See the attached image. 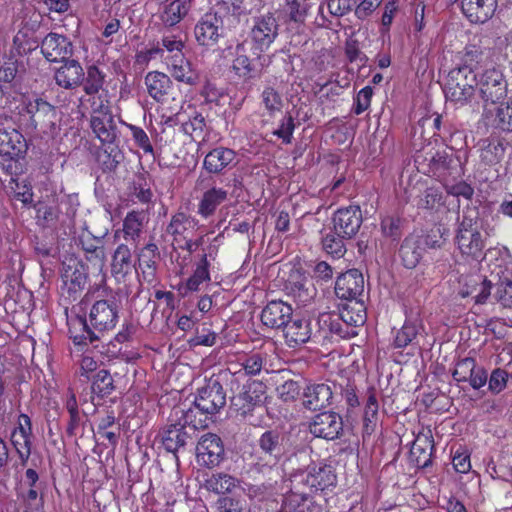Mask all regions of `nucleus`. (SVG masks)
Masks as SVG:
<instances>
[{
	"label": "nucleus",
	"mask_w": 512,
	"mask_h": 512,
	"mask_svg": "<svg viewBox=\"0 0 512 512\" xmlns=\"http://www.w3.org/2000/svg\"><path fill=\"white\" fill-rule=\"evenodd\" d=\"M483 259L490 268V277L495 285V297L504 307H512V272L508 267L509 250L504 246L490 248Z\"/></svg>",
	"instance_id": "1"
},
{
	"label": "nucleus",
	"mask_w": 512,
	"mask_h": 512,
	"mask_svg": "<svg viewBox=\"0 0 512 512\" xmlns=\"http://www.w3.org/2000/svg\"><path fill=\"white\" fill-rule=\"evenodd\" d=\"M202 425V420L194 419V410L182 406L175 407L170 415L169 423L160 433L164 448L171 453H176L184 447L189 437L186 427L197 429Z\"/></svg>",
	"instance_id": "2"
},
{
	"label": "nucleus",
	"mask_w": 512,
	"mask_h": 512,
	"mask_svg": "<svg viewBox=\"0 0 512 512\" xmlns=\"http://www.w3.org/2000/svg\"><path fill=\"white\" fill-rule=\"evenodd\" d=\"M477 75L469 66H461L449 71L444 83L446 99L457 104H465L476 92Z\"/></svg>",
	"instance_id": "3"
},
{
	"label": "nucleus",
	"mask_w": 512,
	"mask_h": 512,
	"mask_svg": "<svg viewBox=\"0 0 512 512\" xmlns=\"http://www.w3.org/2000/svg\"><path fill=\"white\" fill-rule=\"evenodd\" d=\"M454 242L465 259L478 261L482 258L486 238L472 219L463 218L459 223Z\"/></svg>",
	"instance_id": "4"
},
{
	"label": "nucleus",
	"mask_w": 512,
	"mask_h": 512,
	"mask_svg": "<svg viewBox=\"0 0 512 512\" xmlns=\"http://www.w3.org/2000/svg\"><path fill=\"white\" fill-rule=\"evenodd\" d=\"M336 477L329 466L311 464L305 470L293 473L286 482L291 483L294 489H308L309 491H323L335 485Z\"/></svg>",
	"instance_id": "5"
},
{
	"label": "nucleus",
	"mask_w": 512,
	"mask_h": 512,
	"mask_svg": "<svg viewBox=\"0 0 512 512\" xmlns=\"http://www.w3.org/2000/svg\"><path fill=\"white\" fill-rule=\"evenodd\" d=\"M476 91L486 103H496L507 94V83L501 70L491 67L477 72Z\"/></svg>",
	"instance_id": "6"
},
{
	"label": "nucleus",
	"mask_w": 512,
	"mask_h": 512,
	"mask_svg": "<svg viewBox=\"0 0 512 512\" xmlns=\"http://www.w3.org/2000/svg\"><path fill=\"white\" fill-rule=\"evenodd\" d=\"M278 35V23L272 14L257 18L250 32L254 54L260 55L269 49Z\"/></svg>",
	"instance_id": "7"
},
{
	"label": "nucleus",
	"mask_w": 512,
	"mask_h": 512,
	"mask_svg": "<svg viewBox=\"0 0 512 512\" xmlns=\"http://www.w3.org/2000/svg\"><path fill=\"white\" fill-rule=\"evenodd\" d=\"M226 403V396L223 387L218 381H212L199 389L194 400V417L196 411L203 414H215ZM192 409V407H190Z\"/></svg>",
	"instance_id": "8"
},
{
	"label": "nucleus",
	"mask_w": 512,
	"mask_h": 512,
	"mask_svg": "<svg viewBox=\"0 0 512 512\" xmlns=\"http://www.w3.org/2000/svg\"><path fill=\"white\" fill-rule=\"evenodd\" d=\"M333 231L342 238L354 237L362 224V212L359 206L350 205L339 208L333 215Z\"/></svg>",
	"instance_id": "9"
},
{
	"label": "nucleus",
	"mask_w": 512,
	"mask_h": 512,
	"mask_svg": "<svg viewBox=\"0 0 512 512\" xmlns=\"http://www.w3.org/2000/svg\"><path fill=\"white\" fill-rule=\"evenodd\" d=\"M224 458V446L220 437L207 433L200 437L196 446V460L199 465L212 468Z\"/></svg>",
	"instance_id": "10"
},
{
	"label": "nucleus",
	"mask_w": 512,
	"mask_h": 512,
	"mask_svg": "<svg viewBox=\"0 0 512 512\" xmlns=\"http://www.w3.org/2000/svg\"><path fill=\"white\" fill-rule=\"evenodd\" d=\"M223 34V20L214 12L205 13L196 23L194 35L202 46H214Z\"/></svg>",
	"instance_id": "11"
},
{
	"label": "nucleus",
	"mask_w": 512,
	"mask_h": 512,
	"mask_svg": "<svg viewBox=\"0 0 512 512\" xmlns=\"http://www.w3.org/2000/svg\"><path fill=\"white\" fill-rule=\"evenodd\" d=\"M459 295L462 298L473 297L476 304H484L491 294L493 278L487 279L481 274L461 276L459 280Z\"/></svg>",
	"instance_id": "12"
},
{
	"label": "nucleus",
	"mask_w": 512,
	"mask_h": 512,
	"mask_svg": "<svg viewBox=\"0 0 512 512\" xmlns=\"http://www.w3.org/2000/svg\"><path fill=\"white\" fill-rule=\"evenodd\" d=\"M118 306L112 300L96 301L89 312L92 328L99 332L113 329L118 321Z\"/></svg>",
	"instance_id": "13"
},
{
	"label": "nucleus",
	"mask_w": 512,
	"mask_h": 512,
	"mask_svg": "<svg viewBox=\"0 0 512 512\" xmlns=\"http://www.w3.org/2000/svg\"><path fill=\"white\" fill-rule=\"evenodd\" d=\"M343 429L342 418L335 412L319 413L309 424V430L315 437L333 440Z\"/></svg>",
	"instance_id": "14"
},
{
	"label": "nucleus",
	"mask_w": 512,
	"mask_h": 512,
	"mask_svg": "<svg viewBox=\"0 0 512 512\" xmlns=\"http://www.w3.org/2000/svg\"><path fill=\"white\" fill-rule=\"evenodd\" d=\"M429 171L443 182L450 177L460 176L461 165L458 158L446 150L437 151L429 159Z\"/></svg>",
	"instance_id": "15"
},
{
	"label": "nucleus",
	"mask_w": 512,
	"mask_h": 512,
	"mask_svg": "<svg viewBox=\"0 0 512 512\" xmlns=\"http://www.w3.org/2000/svg\"><path fill=\"white\" fill-rule=\"evenodd\" d=\"M364 278L357 269L341 274L335 283V294L338 298L352 302L362 295Z\"/></svg>",
	"instance_id": "16"
},
{
	"label": "nucleus",
	"mask_w": 512,
	"mask_h": 512,
	"mask_svg": "<svg viewBox=\"0 0 512 512\" xmlns=\"http://www.w3.org/2000/svg\"><path fill=\"white\" fill-rule=\"evenodd\" d=\"M27 150V142L14 127H0V155L10 159L22 156Z\"/></svg>",
	"instance_id": "17"
},
{
	"label": "nucleus",
	"mask_w": 512,
	"mask_h": 512,
	"mask_svg": "<svg viewBox=\"0 0 512 512\" xmlns=\"http://www.w3.org/2000/svg\"><path fill=\"white\" fill-rule=\"evenodd\" d=\"M217 250L211 246L208 251L202 255L200 260L196 262L192 275L183 284L184 294L187 292H196L200 290V287L204 283L211 281L210 276V260H214Z\"/></svg>",
	"instance_id": "18"
},
{
	"label": "nucleus",
	"mask_w": 512,
	"mask_h": 512,
	"mask_svg": "<svg viewBox=\"0 0 512 512\" xmlns=\"http://www.w3.org/2000/svg\"><path fill=\"white\" fill-rule=\"evenodd\" d=\"M79 242L85 251L86 259L91 263L94 272L101 273L106 262L102 239L100 237L93 236L89 231L85 230L79 235Z\"/></svg>",
	"instance_id": "19"
},
{
	"label": "nucleus",
	"mask_w": 512,
	"mask_h": 512,
	"mask_svg": "<svg viewBox=\"0 0 512 512\" xmlns=\"http://www.w3.org/2000/svg\"><path fill=\"white\" fill-rule=\"evenodd\" d=\"M41 51L50 62L64 60L72 54V43L64 35L49 33L42 41Z\"/></svg>",
	"instance_id": "20"
},
{
	"label": "nucleus",
	"mask_w": 512,
	"mask_h": 512,
	"mask_svg": "<svg viewBox=\"0 0 512 512\" xmlns=\"http://www.w3.org/2000/svg\"><path fill=\"white\" fill-rule=\"evenodd\" d=\"M69 333L74 343L72 354L76 355L84 346L99 339V336L88 326L82 316L68 318Z\"/></svg>",
	"instance_id": "21"
},
{
	"label": "nucleus",
	"mask_w": 512,
	"mask_h": 512,
	"mask_svg": "<svg viewBox=\"0 0 512 512\" xmlns=\"http://www.w3.org/2000/svg\"><path fill=\"white\" fill-rule=\"evenodd\" d=\"M289 489L284 495L282 510L284 512H318V507L309 498L308 492L304 489H294L291 483L286 482Z\"/></svg>",
	"instance_id": "22"
},
{
	"label": "nucleus",
	"mask_w": 512,
	"mask_h": 512,
	"mask_svg": "<svg viewBox=\"0 0 512 512\" xmlns=\"http://www.w3.org/2000/svg\"><path fill=\"white\" fill-rule=\"evenodd\" d=\"M292 307L283 301H270L261 312L263 325L270 328H283L291 319Z\"/></svg>",
	"instance_id": "23"
},
{
	"label": "nucleus",
	"mask_w": 512,
	"mask_h": 512,
	"mask_svg": "<svg viewBox=\"0 0 512 512\" xmlns=\"http://www.w3.org/2000/svg\"><path fill=\"white\" fill-rule=\"evenodd\" d=\"M461 8L471 23H485L494 15L497 0H461Z\"/></svg>",
	"instance_id": "24"
},
{
	"label": "nucleus",
	"mask_w": 512,
	"mask_h": 512,
	"mask_svg": "<svg viewBox=\"0 0 512 512\" xmlns=\"http://www.w3.org/2000/svg\"><path fill=\"white\" fill-rule=\"evenodd\" d=\"M192 0H172L161 5L158 17L166 28L179 24L190 12Z\"/></svg>",
	"instance_id": "25"
},
{
	"label": "nucleus",
	"mask_w": 512,
	"mask_h": 512,
	"mask_svg": "<svg viewBox=\"0 0 512 512\" xmlns=\"http://www.w3.org/2000/svg\"><path fill=\"white\" fill-rule=\"evenodd\" d=\"M303 396V404L307 409L320 410L331 404L333 391L329 384L315 383L306 387Z\"/></svg>",
	"instance_id": "26"
},
{
	"label": "nucleus",
	"mask_w": 512,
	"mask_h": 512,
	"mask_svg": "<svg viewBox=\"0 0 512 512\" xmlns=\"http://www.w3.org/2000/svg\"><path fill=\"white\" fill-rule=\"evenodd\" d=\"M310 321L305 318H291L283 327L285 342L289 347H297L306 343L311 337Z\"/></svg>",
	"instance_id": "27"
},
{
	"label": "nucleus",
	"mask_w": 512,
	"mask_h": 512,
	"mask_svg": "<svg viewBox=\"0 0 512 512\" xmlns=\"http://www.w3.org/2000/svg\"><path fill=\"white\" fill-rule=\"evenodd\" d=\"M184 47L185 44L180 35L168 33L163 34L160 45L147 50L146 54L149 58L159 56L165 62L170 57L183 54Z\"/></svg>",
	"instance_id": "28"
},
{
	"label": "nucleus",
	"mask_w": 512,
	"mask_h": 512,
	"mask_svg": "<svg viewBox=\"0 0 512 512\" xmlns=\"http://www.w3.org/2000/svg\"><path fill=\"white\" fill-rule=\"evenodd\" d=\"M197 226V220L183 212H178L172 216L166 231L173 237V242L179 245L183 240L192 235Z\"/></svg>",
	"instance_id": "29"
},
{
	"label": "nucleus",
	"mask_w": 512,
	"mask_h": 512,
	"mask_svg": "<svg viewBox=\"0 0 512 512\" xmlns=\"http://www.w3.org/2000/svg\"><path fill=\"white\" fill-rule=\"evenodd\" d=\"M339 318L346 324L350 330L346 331L342 337H352L357 335L356 328L364 325L366 322V311L362 302L352 301L343 306L340 310Z\"/></svg>",
	"instance_id": "30"
},
{
	"label": "nucleus",
	"mask_w": 512,
	"mask_h": 512,
	"mask_svg": "<svg viewBox=\"0 0 512 512\" xmlns=\"http://www.w3.org/2000/svg\"><path fill=\"white\" fill-rule=\"evenodd\" d=\"M229 55L232 57V69L238 77L247 80L257 75L255 66L247 56L245 43H238L234 48H230Z\"/></svg>",
	"instance_id": "31"
},
{
	"label": "nucleus",
	"mask_w": 512,
	"mask_h": 512,
	"mask_svg": "<svg viewBox=\"0 0 512 512\" xmlns=\"http://www.w3.org/2000/svg\"><path fill=\"white\" fill-rule=\"evenodd\" d=\"M54 78L59 86L72 89L82 83L84 71L76 60H68L56 70Z\"/></svg>",
	"instance_id": "32"
},
{
	"label": "nucleus",
	"mask_w": 512,
	"mask_h": 512,
	"mask_svg": "<svg viewBox=\"0 0 512 512\" xmlns=\"http://www.w3.org/2000/svg\"><path fill=\"white\" fill-rule=\"evenodd\" d=\"M236 158V152L230 148L217 147L204 158L203 166L209 173L218 174L230 167Z\"/></svg>",
	"instance_id": "33"
},
{
	"label": "nucleus",
	"mask_w": 512,
	"mask_h": 512,
	"mask_svg": "<svg viewBox=\"0 0 512 512\" xmlns=\"http://www.w3.org/2000/svg\"><path fill=\"white\" fill-rule=\"evenodd\" d=\"M171 75L179 82L186 84L196 83L198 77L192 69L191 63L185 58L184 53L178 56L170 57L165 61Z\"/></svg>",
	"instance_id": "34"
},
{
	"label": "nucleus",
	"mask_w": 512,
	"mask_h": 512,
	"mask_svg": "<svg viewBox=\"0 0 512 512\" xmlns=\"http://www.w3.org/2000/svg\"><path fill=\"white\" fill-rule=\"evenodd\" d=\"M423 252L422 239L416 235L406 237L399 251L404 266L409 269L416 267L422 258Z\"/></svg>",
	"instance_id": "35"
},
{
	"label": "nucleus",
	"mask_w": 512,
	"mask_h": 512,
	"mask_svg": "<svg viewBox=\"0 0 512 512\" xmlns=\"http://www.w3.org/2000/svg\"><path fill=\"white\" fill-rule=\"evenodd\" d=\"M62 279L69 290L77 291L83 289L87 276L83 266L76 259H70L68 263H63Z\"/></svg>",
	"instance_id": "36"
},
{
	"label": "nucleus",
	"mask_w": 512,
	"mask_h": 512,
	"mask_svg": "<svg viewBox=\"0 0 512 512\" xmlns=\"http://www.w3.org/2000/svg\"><path fill=\"white\" fill-rule=\"evenodd\" d=\"M145 84L149 95L157 102H161L171 87V80L166 74L153 71L146 75Z\"/></svg>",
	"instance_id": "37"
},
{
	"label": "nucleus",
	"mask_w": 512,
	"mask_h": 512,
	"mask_svg": "<svg viewBox=\"0 0 512 512\" xmlns=\"http://www.w3.org/2000/svg\"><path fill=\"white\" fill-rule=\"evenodd\" d=\"M91 128L102 143H112L116 137V128L111 114L92 115Z\"/></svg>",
	"instance_id": "38"
},
{
	"label": "nucleus",
	"mask_w": 512,
	"mask_h": 512,
	"mask_svg": "<svg viewBox=\"0 0 512 512\" xmlns=\"http://www.w3.org/2000/svg\"><path fill=\"white\" fill-rule=\"evenodd\" d=\"M157 257L158 247L154 243H148L139 254V268L142 270L143 278L148 283L155 280Z\"/></svg>",
	"instance_id": "39"
},
{
	"label": "nucleus",
	"mask_w": 512,
	"mask_h": 512,
	"mask_svg": "<svg viewBox=\"0 0 512 512\" xmlns=\"http://www.w3.org/2000/svg\"><path fill=\"white\" fill-rule=\"evenodd\" d=\"M240 480L237 478L226 474V473H216L211 475L205 482V487L207 490L214 492L216 494H226L231 493L235 489L240 487Z\"/></svg>",
	"instance_id": "40"
},
{
	"label": "nucleus",
	"mask_w": 512,
	"mask_h": 512,
	"mask_svg": "<svg viewBox=\"0 0 512 512\" xmlns=\"http://www.w3.org/2000/svg\"><path fill=\"white\" fill-rule=\"evenodd\" d=\"M227 198V191L222 188L213 187L203 194L198 206V213L207 218L211 216L216 208Z\"/></svg>",
	"instance_id": "41"
},
{
	"label": "nucleus",
	"mask_w": 512,
	"mask_h": 512,
	"mask_svg": "<svg viewBox=\"0 0 512 512\" xmlns=\"http://www.w3.org/2000/svg\"><path fill=\"white\" fill-rule=\"evenodd\" d=\"M265 393V386L262 382L253 381L246 386H244L243 392L239 394L236 401H244L246 404H243L241 409L243 413L249 411L252 406L260 403L263 399Z\"/></svg>",
	"instance_id": "42"
},
{
	"label": "nucleus",
	"mask_w": 512,
	"mask_h": 512,
	"mask_svg": "<svg viewBox=\"0 0 512 512\" xmlns=\"http://www.w3.org/2000/svg\"><path fill=\"white\" fill-rule=\"evenodd\" d=\"M58 120L56 108L45 102L40 103V111L32 124L35 128L40 127L44 132H52L55 130Z\"/></svg>",
	"instance_id": "43"
},
{
	"label": "nucleus",
	"mask_w": 512,
	"mask_h": 512,
	"mask_svg": "<svg viewBox=\"0 0 512 512\" xmlns=\"http://www.w3.org/2000/svg\"><path fill=\"white\" fill-rule=\"evenodd\" d=\"M146 215L142 211L128 212L123 220V233L125 240H136L142 231Z\"/></svg>",
	"instance_id": "44"
},
{
	"label": "nucleus",
	"mask_w": 512,
	"mask_h": 512,
	"mask_svg": "<svg viewBox=\"0 0 512 512\" xmlns=\"http://www.w3.org/2000/svg\"><path fill=\"white\" fill-rule=\"evenodd\" d=\"M267 363V353L254 351L247 354L242 360L241 366L246 375L256 376L261 373Z\"/></svg>",
	"instance_id": "45"
},
{
	"label": "nucleus",
	"mask_w": 512,
	"mask_h": 512,
	"mask_svg": "<svg viewBox=\"0 0 512 512\" xmlns=\"http://www.w3.org/2000/svg\"><path fill=\"white\" fill-rule=\"evenodd\" d=\"M504 145L498 140H485L481 148L480 157L486 164L492 165L500 162L504 157Z\"/></svg>",
	"instance_id": "46"
},
{
	"label": "nucleus",
	"mask_w": 512,
	"mask_h": 512,
	"mask_svg": "<svg viewBox=\"0 0 512 512\" xmlns=\"http://www.w3.org/2000/svg\"><path fill=\"white\" fill-rule=\"evenodd\" d=\"M131 252L128 246L121 244L114 252L112 271L114 274H126L131 269Z\"/></svg>",
	"instance_id": "47"
},
{
	"label": "nucleus",
	"mask_w": 512,
	"mask_h": 512,
	"mask_svg": "<svg viewBox=\"0 0 512 512\" xmlns=\"http://www.w3.org/2000/svg\"><path fill=\"white\" fill-rule=\"evenodd\" d=\"M379 404L374 389L367 391V400L364 406V426L366 430H373L377 421Z\"/></svg>",
	"instance_id": "48"
},
{
	"label": "nucleus",
	"mask_w": 512,
	"mask_h": 512,
	"mask_svg": "<svg viewBox=\"0 0 512 512\" xmlns=\"http://www.w3.org/2000/svg\"><path fill=\"white\" fill-rule=\"evenodd\" d=\"M92 392L99 397H105L114 390L113 378L107 370L96 373L92 382Z\"/></svg>",
	"instance_id": "49"
},
{
	"label": "nucleus",
	"mask_w": 512,
	"mask_h": 512,
	"mask_svg": "<svg viewBox=\"0 0 512 512\" xmlns=\"http://www.w3.org/2000/svg\"><path fill=\"white\" fill-rule=\"evenodd\" d=\"M11 443L19 456L21 464L26 465L31 455L32 436L11 434Z\"/></svg>",
	"instance_id": "50"
},
{
	"label": "nucleus",
	"mask_w": 512,
	"mask_h": 512,
	"mask_svg": "<svg viewBox=\"0 0 512 512\" xmlns=\"http://www.w3.org/2000/svg\"><path fill=\"white\" fill-rule=\"evenodd\" d=\"M494 125L502 131L512 132V101L496 108Z\"/></svg>",
	"instance_id": "51"
},
{
	"label": "nucleus",
	"mask_w": 512,
	"mask_h": 512,
	"mask_svg": "<svg viewBox=\"0 0 512 512\" xmlns=\"http://www.w3.org/2000/svg\"><path fill=\"white\" fill-rule=\"evenodd\" d=\"M307 0H287L284 8L286 16L294 22H302L308 12Z\"/></svg>",
	"instance_id": "52"
},
{
	"label": "nucleus",
	"mask_w": 512,
	"mask_h": 512,
	"mask_svg": "<svg viewBox=\"0 0 512 512\" xmlns=\"http://www.w3.org/2000/svg\"><path fill=\"white\" fill-rule=\"evenodd\" d=\"M103 85V76L97 67H90L87 72V78L84 82V91L89 96L99 94Z\"/></svg>",
	"instance_id": "53"
},
{
	"label": "nucleus",
	"mask_w": 512,
	"mask_h": 512,
	"mask_svg": "<svg viewBox=\"0 0 512 512\" xmlns=\"http://www.w3.org/2000/svg\"><path fill=\"white\" fill-rule=\"evenodd\" d=\"M343 239L335 232L328 233L322 239L323 249L334 257H341L346 251Z\"/></svg>",
	"instance_id": "54"
},
{
	"label": "nucleus",
	"mask_w": 512,
	"mask_h": 512,
	"mask_svg": "<svg viewBox=\"0 0 512 512\" xmlns=\"http://www.w3.org/2000/svg\"><path fill=\"white\" fill-rule=\"evenodd\" d=\"M442 183L445 187L446 192L457 198L463 197L466 200H470L474 194V189L465 181L451 183L448 178Z\"/></svg>",
	"instance_id": "55"
},
{
	"label": "nucleus",
	"mask_w": 512,
	"mask_h": 512,
	"mask_svg": "<svg viewBox=\"0 0 512 512\" xmlns=\"http://www.w3.org/2000/svg\"><path fill=\"white\" fill-rule=\"evenodd\" d=\"M476 362L473 358L467 357L457 362L452 376L457 382H466L473 375Z\"/></svg>",
	"instance_id": "56"
},
{
	"label": "nucleus",
	"mask_w": 512,
	"mask_h": 512,
	"mask_svg": "<svg viewBox=\"0 0 512 512\" xmlns=\"http://www.w3.org/2000/svg\"><path fill=\"white\" fill-rule=\"evenodd\" d=\"M418 333L417 325L412 322H405L395 337V346L398 348L406 347L416 337Z\"/></svg>",
	"instance_id": "57"
},
{
	"label": "nucleus",
	"mask_w": 512,
	"mask_h": 512,
	"mask_svg": "<svg viewBox=\"0 0 512 512\" xmlns=\"http://www.w3.org/2000/svg\"><path fill=\"white\" fill-rule=\"evenodd\" d=\"M79 356L80 359L78 360L79 368H80V374L81 376L89 377V375L92 372H95L98 367L97 361L92 356L91 351H84L83 349L79 351L74 357Z\"/></svg>",
	"instance_id": "58"
},
{
	"label": "nucleus",
	"mask_w": 512,
	"mask_h": 512,
	"mask_svg": "<svg viewBox=\"0 0 512 512\" xmlns=\"http://www.w3.org/2000/svg\"><path fill=\"white\" fill-rule=\"evenodd\" d=\"M262 103L264 107L273 114L282 108V99L273 88H265L262 92Z\"/></svg>",
	"instance_id": "59"
},
{
	"label": "nucleus",
	"mask_w": 512,
	"mask_h": 512,
	"mask_svg": "<svg viewBox=\"0 0 512 512\" xmlns=\"http://www.w3.org/2000/svg\"><path fill=\"white\" fill-rule=\"evenodd\" d=\"M128 128L130 129L133 140L137 146L141 148L144 153L153 155L154 149L147 133L142 128L135 125L130 124Z\"/></svg>",
	"instance_id": "60"
},
{
	"label": "nucleus",
	"mask_w": 512,
	"mask_h": 512,
	"mask_svg": "<svg viewBox=\"0 0 512 512\" xmlns=\"http://www.w3.org/2000/svg\"><path fill=\"white\" fill-rule=\"evenodd\" d=\"M373 90L370 86L362 88L354 99V113L360 115L365 112L371 103Z\"/></svg>",
	"instance_id": "61"
},
{
	"label": "nucleus",
	"mask_w": 512,
	"mask_h": 512,
	"mask_svg": "<svg viewBox=\"0 0 512 512\" xmlns=\"http://www.w3.org/2000/svg\"><path fill=\"white\" fill-rule=\"evenodd\" d=\"M452 464L459 473H468L471 470L470 454L466 449L459 448L455 451Z\"/></svg>",
	"instance_id": "62"
},
{
	"label": "nucleus",
	"mask_w": 512,
	"mask_h": 512,
	"mask_svg": "<svg viewBox=\"0 0 512 512\" xmlns=\"http://www.w3.org/2000/svg\"><path fill=\"white\" fill-rule=\"evenodd\" d=\"M277 393L283 401H293L300 393V386L294 380H287L277 388Z\"/></svg>",
	"instance_id": "63"
},
{
	"label": "nucleus",
	"mask_w": 512,
	"mask_h": 512,
	"mask_svg": "<svg viewBox=\"0 0 512 512\" xmlns=\"http://www.w3.org/2000/svg\"><path fill=\"white\" fill-rule=\"evenodd\" d=\"M382 0H361L355 7L354 14L359 20L370 17L380 6Z\"/></svg>",
	"instance_id": "64"
}]
</instances>
